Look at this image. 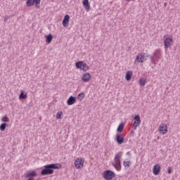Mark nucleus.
<instances>
[{"mask_svg": "<svg viewBox=\"0 0 180 180\" xmlns=\"http://www.w3.org/2000/svg\"><path fill=\"white\" fill-rule=\"evenodd\" d=\"M44 169L41 172L42 175H51L54 172V170L53 169H60V168H61V165L58 163L46 165L44 166Z\"/></svg>", "mask_w": 180, "mask_h": 180, "instance_id": "f257e3e1", "label": "nucleus"}, {"mask_svg": "<svg viewBox=\"0 0 180 180\" xmlns=\"http://www.w3.org/2000/svg\"><path fill=\"white\" fill-rule=\"evenodd\" d=\"M122 157H123V153L118 152L114 158L112 165L115 168V169H117V171H120L122 169V163L120 161V160H122Z\"/></svg>", "mask_w": 180, "mask_h": 180, "instance_id": "f03ea898", "label": "nucleus"}, {"mask_svg": "<svg viewBox=\"0 0 180 180\" xmlns=\"http://www.w3.org/2000/svg\"><path fill=\"white\" fill-rule=\"evenodd\" d=\"M164 40V47L165 50L167 49H169L172 46V43L174 41V39H172V37H169V35H165L163 37Z\"/></svg>", "mask_w": 180, "mask_h": 180, "instance_id": "7ed1b4c3", "label": "nucleus"}, {"mask_svg": "<svg viewBox=\"0 0 180 180\" xmlns=\"http://www.w3.org/2000/svg\"><path fill=\"white\" fill-rule=\"evenodd\" d=\"M103 178L105 180H113L114 178H116V174L112 171L105 170L103 173Z\"/></svg>", "mask_w": 180, "mask_h": 180, "instance_id": "20e7f679", "label": "nucleus"}, {"mask_svg": "<svg viewBox=\"0 0 180 180\" xmlns=\"http://www.w3.org/2000/svg\"><path fill=\"white\" fill-rule=\"evenodd\" d=\"M84 162H85V159L84 158H77L75 161V168H77V169L84 168Z\"/></svg>", "mask_w": 180, "mask_h": 180, "instance_id": "39448f33", "label": "nucleus"}, {"mask_svg": "<svg viewBox=\"0 0 180 180\" xmlns=\"http://www.w3.org/2000/svg\"><path fill=\"white\" fill-rule=\"evenodd\" d=\"M147 57L148 55H146L145 53H139L136 56L135 63H144V61H147Z\"/></svg>", "mask_w": 180, "mask_h": 180, "instance_id": "423d86ee", "label": "nucleus"}, {"mask_svg": "<svg viewBox=\"0 0 180 180\" xmlns=\"http://www.w3.org/2000/svg\"><path fill=\"white\" fill-rule=\"evenodd\" d=\"M76 67L77 68H79V70H82V71L86 72L88 70H89V66L84 62L80 61L76 63Z\"/></svg>", "mask_w": 180, "mask_h": 180, "instance_id": "0eeeda50", "label": "nucleus"}, {"mask_svg": "<svg viewBox=\"0 0 180 180\" xmlns=\"http://www.w3.org/2000/svg\"><path fill=\"white\" fill-rule=\"evenodd\" d=\"M133 126L134 127V130L139 127L140 124H141V120L140 119V115H136L134 118Z\"/></svg>", "mask_w": 180, "mask_h": 180, "instance_id": "6e6552de", "label": "nucleus"}, {"mask_svg": "<svg viewBox=\"0 0 180 180\" xmlns=\"http://www.w3.org/2000/svg\"><path fill=\"white\" fill-rule=\"evenodd\" d=\"M159 131L161 134H167V131H168V128L167 127V124H160L159 126Z\"/></svg>", "mask_w": 180, "mask_h": 180, "instance_id": "1a4fd4ad", "label": "nucleus"}, {"mask_svg": "<svg viewBox=\"0 0 180 180\" xmlns=\"http://www.w3.org/2000/svg\"><path fill=\"white\" fill-rule=\"evenodd\" d=\"M115 140L117 141V144H123V143H124V138L123 137V135L120 134H116Z\"/></svg>", "mask_w": 180, "mask_h": 180, "instance_id": "9d476101", "label": "nucleus"}, {"mask_svg": "<svg viewBox=\"0 0 180 180\" xmlns=\"http://www.w3.org/2000/svg\"><path fill=\"white\" fill-rule=\"evenodd\" d=\"M75 102H77V98L72 96H70L67 101V105H68V106H71V105H74Z\"/></svg>", "mask_w": 180, "mask_h": 180, "instance_id": "9b49d317", "label": "nucleus"}, {"mask_svg": "<svg viewBox=\"0 0 180 180\" xmlns=\"http://www.w3.org/2000/svg\"><path fill=\"white\" fill-rule=\"evenodd\" d=\"M160 172H161V166H160L158 164H156L153 167V174L154 175H158Z\"/></svg>", "mask_w": 180, "mask_h": 180, "instance_id": "f8f14e48", "label": "nucleus"}, {"mask_svg": "<svg viewBox=\"0 0 180 180\" xmlns=\"http://www.w3.org/2000/svg\"><path fill=\"white\" fill-rule=\"evenodd\" d=\"M82 79L83 82H89L90 79H91V74H89V72L85 73L82 76Z\"/></svg>", "mask_w": 180, "mask_h": 180, "instance_id": "ddd939ff", "label": "nucleus"}, {"mask_svg": "<svg viewBox=\"0 0 180 180\" xmlns=\"http://www.w3.org/2000/svg\"><path fill=\"white\" fill-rule=\"evenodd\" d=\"M68 22H70V15H65L63 20V26H64V27H67V25H68Z\"/></svg>", "mask_w": 180, "mask_h": 180, "instance_id": "4468645a", "label": "nucleus"}, {"mask_svg": "<svg viewBox=\"0 0 180 180\" xmlns=\"http://www.w3.org/2000/svg\"><path fill=\"white\" fill-rule=\"evenodd\" d=\"M34 176H37V173L36 171L30 172L26 174V178H34Z\"/></svg>", "mask_w": 180, "mask_h": 180, "instance_id": "2eb2a0df", "label": "nucleus"}, {"mask_svg": "<svg viewBox=\"0 0 180 180\" xmlns=\"http://www.w3.org/2000/svg\"><path fill=\"white\" fill-rule=\"evenodd\" d=\"M83 6L85 8L86 11H89L91 9V5L89 4V0H84L83 1Z\"/></svg>", "mask_w": 180, "mask_h": 180, "instance_id": "dca6fc26", "label": "nucleus"}, {"mask_svg": "<svg viewBox=\"0 0 180 180\" xmlns=\"http://www.w3.org/2000/svg\"><path fill=\"white\" fill-rule=\"evenodd\" d=\"M131 75H133V73L130 71L127 72L126 76H125V79L127 81H130L131 79Z\"/></svg>", "mask_w": 180, "mask_h": 180, "instance_id": "f3484780", "label": "nucleus"}, {"mask_svg": "<svg viewBox=\"0 0 180 180\" xmlns=\"http://www.w3.org/2000/svg\"><path fill=\"white\" fill-rule=\"evenodd\" d=\"M123 165L125 168V169H127L130 167V165H131V162L130 161H124Z\"/></svg>", "mask_w": 180, "mask_h": 180, "instance_id": "a211bd4d", "label": "nucleus"}, {"mask_svg": "<svg viewBox=\"0 0 180 180\" xmlns=\"http://www.w3.org/2000/svg\"><path fill=\"white\" fill-rule=\"evenodd\" d=\"M19 98L20 99H26V98H27V94H25V92L22 91L19 96Z\"/></svg>", "mask_w": 180, "mask_h": 180, "instance_id": "6ab92c4d", "label": "nucleus"}, {"mask_svg": "<svg viewBox=\"0 0 180 180\" xmlns=\"http://www.w3.org/2000/svg\"><path fill=\"white\" fill-rule=\"evenodd\" d=\"M123 129H124V125L123 124H120L118 126L117 131H118V133H122V131H123Z\"/></svg>", "mask_w": 180, "mask_h": 180, "instance_id": "aec40b11", "label": "nucleus"}, {"mask_svg": "<svg viewBox=\"0 0 180 180\" xmlns=\"http://www.w3.org/2000/svg\"><path fill=\"white\" fill-rule=\"evenodd\" d=\"M34 5V0H27L26 2L27 6H33Z\"/></svg>", "mask_w": 180, "mask_h": 180, "instance_id": "412c9836", "label": "nucleus"}, {"mask_svg": "<svg viewBox=\"0 0 180 180\" xmlns=\"http://www.w3.org/2000/svg\"><path fill=\"white\" fill-rule=\"evenodd\" d=\"M46 43H51V40H53V35L49 34L48 36L46 37Z\"/></svg>", "mask_w": 180, "mask_h": 180, "instance_id": "4be33fe9", "label": "nucleus"}, {"mask_svg": "<svg viewBox=\"0 0 180 180\" xmlns=\"http://www.w3.org/2000/svg\"><path fill=\"white\" fill-rule=\"evenodd\" d=\"M6 126H8V124L3 123L0 125V130L1 131H5V129H6Z\"/></svg>", "mask_w": 180, "mask_h": 180, "instance_id": "5701e85b", "label": "nucleus"}, {"mask_svg": "<svg viewBox=\"0 0 180 180\" xmlns=\"http://www.w3.org/2000/svg\"><path fill=\"white\" fill-rule=\"evenodd\" d=\"M9 118L6 115L1 117V122H4V123H9Z\"/></svg>", "mask_w": 180, "mask_h": 180, "instance_id": "b1692460", "label": "nucleus"}, {"mask_svg": "<svg viewBox=\"0 0 180 180\" xmlns=\"http://www.w3.org/2000/svg\"><path fill=\"white\" fill-rule=\"evenodd\" d=\"M84 98H85V94H84V93H81V94H78V96H77V99H79V101H82V99H84Z\"/></svg>", "mask_w": 180, "mask_h": 180, "instance_id": "393cba45", "label": "nucleus"}, {"mask_svg": "<svg viewBox=\"0 0 180 180\" xmlns=\"http://www.w3.org/2000/svg\"><path fill=\"white\" fill-rule=\"evenodd\" d=\"M41 0H34V4H35V6L36 8H37V9H39L40 8V1Z\"/></svg>", "mask_w": 180, "mask_h": 180, "instance_id": "a878e982", "label": "nucleus"}, {"mask_svg": "<svg viewBox=\"0 0 180 180\" xmlns=\"http://www.w3.org/2000/svg\"><path fill=\"white\" fill-rule=\"evenodd\" d=\"M146 79H140L139 84L141 85V86H144L146 85Z\"/></svg>", "mask_w": 180, "mask_h": 180, "instance_id": "bb28decb", "label": "nucleus"}, {"mask_svg": "<svg viewBox=\"0 0 180 180\" xmlns=\"http://www.w3.org/2000/svg\"><path fill=\"white\" fill-rule=\"evenodd\" d=\"M61 115H63V112H58L56 114V118L57 119H61Z\"/></svg>", "mask_w": 180, "mask_h": 180, "instance_id": "cd10ccee", "label": "nucleus"}, {"mask_svg": "<svg viewBox=\"0 0 180 180\" xmlns=\"http://www.w3.org/2000/svg\"><path fill=\"white\" fill-rule=\"evenodd\" d=\"M171 172H172V169L171 167H168V174H171Z\"/></svg>", "mask_w": 180, "mask_h": 180, "instance_id": "c85d7f7f", "label": "nucleus"}, {"mask_svg": "<svg viewBox=\"0 0 180 180\" xmlns=\"http://www.w3.org/2000/svg\"><path fill=\"white\" fill-rule=\"evenodd\" d=\"M127 155H129V156L130 157V155H131L130 152H127Z\"/></svg>", "mask_w": 180, "mask_h": 180, "instance_id": "c756f323", "label": "nucleus"}, {"mask_svg": "<svg viewBox=\"0 0 180 180\" xmlns=\"http://www.w3.org/2000/svg\"><path fill=\"white\" fill-rule=\"evenodd\" d=\"M28 180H34V179H33V178H30V179H28Z\"/></svg>", "mask_w": 180, "mask_h": 180, "instance_id": "7c9ffc66", "label": "nucleus"}, {"mask_svg": "<svg viewBox=\"0 0 180 180\" xmlns=\"http://www.w3.org/2000/svg\"><path fill=\"white\" fill-rule=\"evenodd\" d=\"M134 134V131H131V134Z\"/></svg>", "mask_w": 180, "mask_h": 180, "instance_id": "2f4dec72", "label": "nucleus"}]
</instances>
